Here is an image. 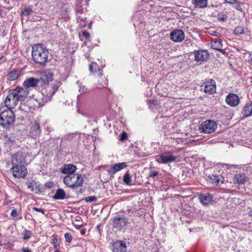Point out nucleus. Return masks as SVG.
Wrapping results in <instances>:
<instances>
[{
    "label": "nucleus",
    "mask_w": 252,
    "mask_h": 252,
    "mask_svg": "<svg viewBox=\"0 0 252 252\" xmlns=\"http://www.w3.org/2000/svg\"><path fill=\"white\" fill-rule=\"evenodd\" d=\"M32 58L36 63L44 64L48 61L49 51L41 44L33 45L32 47Z\"/></svg>",
    "instance_id": "obj_1"
},
{
    "label": "nucleus",
    "mask_w": 252,
    "mask_h": 252,
    "mask_svg": "<svg viewBox=\"0 0 252 252\" xmlns=\"http://www.w3.org/2000/svg\"><path fill=\"white\" fill-rule=\"evenodd\" d=\"M15 112L13 110H3L0 114V125L6 128L12 126L15 121Z\"/></svg>",
    "instance_id": "obj_2"
},
{
    "label": "nucleus",
    "mask_w": 252,
    "mask_h": 252,
    "mask_svg": "<svg viewBox=\"0 0 252 252\" xmlns=\"http://www.w3.org/2000/svg\"><path fill=\"white\" fill-rule=\"evenodd\" d=\"M63 181L67 187L75 189L82 186L83 179L80 174H70L64 176Z\"/></svg>",
    "instance_id": "obj_3"
},
{
    "label": "nucleus",
    "mask_w": 252,
    "mask_h": 252,
    "mask_svg": "<svg viewBox=\"0 0 252 252\" xmlns=\"http://www.w3.org/2000/svg\"><path fill=\"white\" fill-rule=\"evenodd\" d=\"M178 157L175 155V151L165 150L160 155L157 157L156 160L160 163L168 164L176 161Z\"/></svg>",
    "instance_id": "obj_4"
},
{
    "label": "nucleus",
    "mask_w": 252,
    "mask_h": 252,
    "mask_svg": "<svg viewBox=\"0 0 252 252\" xmlns=\"http://www.w3.org/2000/svg\"><path fill=\"white\" fill-rule=\"evenodd\" d=\"M59 87L53 84H45V86L41 90V93L43 99L46 102L50 100L53 95L58 90Z\"/></svg>",
    "instance_id": "obj_5"
},
{
    "label": "nucleus",
    "mask_w": 252,
    "mask_h": 252,
    "mask_svg": "<svg viewBox=\"0 0 252 252\" xmlns=\"http://www.w3.org/2000/svg\"><path fill=\"white\" fill-rule=\"evenodd\" d=\"M128 223L127 217L118 215L113 219L112 226L114 228L120 230L127 226Z\"/></svg>",
    "instance_id": "obj_6"
},
{
    "label": "nucleus",
    "mask_w": 252,
    "mask_h": 252,
    "mask_svg": "<svg viewBox=\"0 0 252 252\" xmlns=\"http://www.w3.org/2000/svg\"><path fill=\"white\" fill-rule=\"evenodd\" d=\"M217 123L213 120H207L202 123L200 129L205 133L210 134L217 128Z\"/></svg>",
    "instance_id": "obj_7"
},
{
    "label": "nucleus",
    "mask_w": 252,
    "mask_h": 252,
    "mask_svg": "<svg viewBox=\"0 0 252 252\" xmlns=\"http://www.w3.org/2000/svg\"><path fill=\"white\" fill-rule=\"evenodd\" d=\"M16 90H14L5 100V105L6 109L13 110L16 111Z\"/></svg>",
    "instance_id": "obj_8"
},
{
    "label": "nucleus",
    "mask_w": 252,
    "mask_h": 252,
    "mask_svg": "<svg viewBox=\"0 0 252 252\" xmlns=\"http://www.w3.org/2000/svg\"><path fill=\"white\" fill-rule=\"evenodd\" d=\"M95 79L97 81L98 83L96 84L97 87L99 89H102L106 87L108 82L105 76L103 75L100 70L95 71L93 73Z\"/></svg>",
    "instance_id": "obj_9"
},
{
    "label": "nucleus",
    "mask_w": 252,
    "mask_h": 252,
    "mask_svg": "<svg viewBox=\"0 0 252 252\" xmlns=\"http://www.w3.org/2000/svg\"><path fill=\"white\" fill-rule=\"evenodd\" d=\"M170 38L175 42H181L185 39V34L182 30L175 29L170 32Z\"/></svg>",
    "instance_id": "obj_10"
},
{
    "label": "nucleus",
    "mask_w": 252,
    "mask_h": 252,
    "mask_svg": "<svg viewBox=\"0 0 252 252\" xmlns=\"http://www.w3.org/2000/svg\"><path fill=\"white\" fill-rule=\"evenodd\" d=\"M204 84V88L203 90L205 93L213 94L216 91V82L213 79H209L206 81Z\"/></svg>",
    "instance_id": "obj_11"
},
{
    "label": "nucleus",
    "mask_w": 252,
    "mask_h": 252,
    "mask_svg": "<svg viewBox=\"0 0 252 252\" xmlns=\"http://www.w3.org/2000/svg\"><path fill=\"white\" fill-rule=\"evenodd\" d=\"M113 252H126V243L124 241L117 240L112 245Z\"/></svg>",
    "instance_id": "obj_12"
},
{
    "label": "nucleus",
    "mask_w": 252,
    "mask_h": 252,
    "mask_svg": "<svg viewBox=\"0 0 252 252\" xmlns=\"http://www.w3.org/2000/svg\"><path fill=\"white\" fill-rule=\"evenodd\" d=\"M194 59L196 61L205 62L209 58V53L205 50H199L194 51Z\"/></svg>",
    "instance_id": "obj_13"
},
{
    "label": "nucleus",
    "mask_w": 252,
    "mask_h": 252,
    "mask_svg": "<svg viewBox=\"0 0 252 252\" xmlns=\"http://www.w3.org/2000/svg\"><path fill=\"white\" fill-rule=\"evenodd\" d=\"M28 89L24 88H20L17 87V105L18 102L24 101L27 97L29 93Z\"/></svg>",
    "instance_id": "obj_14"
},
{
    "label": "nucleus",
    "mask_w": 252,
    "mask_h": 252,
    "mask_svg": "<svg viewBox=\"0 0 252 252\" xmlns=\"http://www.w3.org/2000/svg\"><path fill=\"white\" fill-rule=\"evenodd\" d=\"M226 102L227 104L231 106H236L239 103V98L237 95L235 94H229L226 97Z\"/></svg>",
    "instance_id": "obj_15"
},
{
    "label": "nucleus",
    "mask_w": 252,
    "mask_h": 252,
    "mask_svg": "<svg viewBox=\"0 0 252 252\" xmlns=\"http://www.w3.org/2000/svg\"><path fill=\"white\" fill-rule=\"evenodd\" d=\"M248 179V177L245 173L240 172L235 175L233 178V181L234 184L241 185L244 184Z\"/></svg>",
    "instance_id": "obj_16"
},
{
    "label": "nucleus",
    "mask_w": 252,
    "mask_h": 252,
    "mask_svg": "<svg viewBox=\"0 0 252 252\" xmlns=\"http://www.w3.org/2000/svg\"><path fill=\"white\" fill-rule=\"evenodd\" d=\"M199 198L204 205H208L213 201V196L209 193L201 194Z\"/></svg>",
    "instance_id": "obj_17"
},
{
    "label": "nucleus",
    "mask_w": 252,
    "mask_h": 252,
    "mask_svg": "<svg viewBox=\"0 0 252 252\" xmlns=\"http://www.w3.org/2000/svg\"><path fill=\"white\" fill-rule=\"evenodd\" d=\"M39 83V80L36 78L30 77L27 79L23 83L24 87L27 89L37 87Z\"/></svg>",
    "instance_id": "obj_18"
},
{
    "label": "nucleus",
    "mask_w": 252,
    "mask_h": 252,
    "mask_svg": "<svg viewBox=\"0 0 252 252\" xmlns=\"http://www.w3.org/2000/svg\"><path fill=\"white\" fill-rule=\"evenodd\" d=\"M53 74L49 70H46L41 73L39 82L41 81L44 84H49L52 80Z\"/></svg>",
    "instance_id": "obj_19"
},
{
    "label": "nucleus",
    "mask_w": 252,
    "mask_h": 252,
    "mask_svg": "<svg viewBox=\"0 0 252 252\" xmlns=\"http://www.w3.org/2000/svg\"><path fill=\"white\" fill-rule=\"evenodd\" d=\"M77 170V167L72 164H65L61 168V171L65 174H74Z\"/></svg>",
    "instance_id": "obj_20"
},
{
    "label": "nucleus",
    "mask_w": 252,
    "mask_h": 252,
    "mask_svg": "<svg viewBox=\"0 0 252 252\" xmlns=\"http://www.w3.org/2000/svg\"><path fill=\"white\" fill-rule=\"evenodd\" d=\"M41 130L40 126L37 123H34L31 126V129L30 131V136L32 137H35L40 135Z\"/></svg>",
    "instance_id": "obj_21"
},
{
    "label": "nucleus",
    "mask_w": 252,
    "mask_h": 252,
    "mask_svg": "<svg viewBox=\"0 0 252 252\" xmlns=\"http://www.w3.org/2000/svg\"><path fill=\"white\" fill-rule=\"evenodd\" d=\"M126 166V163L125 162L116 163L109 169L108 172L110 174L114 175Z\"/></svg>",
    "instance_id": "obj_22"
},
{
    "label": "nucleus",
    "mask_w": 252,
    "mask_h": 252,
    "mask_svg": "<svg viewBox=\"0 0 252 252\" xmlns=\"http://www.w3.org/2000/svg\"><path fill=\"white\" fill-rule=\"evenodd\" d=\"M221 179V176L212 175L208 176L207 181L215 186H218Z\"/></svg>",
    "instance_id": "obj_23"
},
{
    "label": "nucleus",
    "mask_w": 252,
    "mask_h": 252,
    "mask_svg": "<svg viewBox=\"0 0 252 252\" xmlns=\"http://www.w3.org/2000/svg\"><path fill=\"white\" fill-rule=\"evenodd\" d=\"M192 3L195 8H204L207 6L208 0H192Z\"/></svg>",
    "instance_id": "obj_24"
},
{
    "label": "nucleus",
    "mask_w": 252,
    "mask_h": 252,
    "mask_svg": "<svg viewBox=\"0 0 252 252\" xmlns=\"http://www.w3.org/2000/svg\"><path fill=\"white\" fill-rule=\"evenodd\" d=\"M242 114L245 117H248L252 115V101L250 104L245 105L242 111Z\"/></svg>",
    "instance_id": "obj_25"
},
{
    "label": "nucleus",
    "mask_w": 252,
    "mask_h": 252,
    "mask_svg": "<svg viewBox=\"0 0 252 252\" xmlns=\"http://www.w3.org/2000/svg\"><path fill=\"white\" fill-rule=\"evenodd\" d=\"M28 174L27 169L25 166L21 165L18 167L17 165V177L25 178Z\"/></svg>",
    "instance_id": "obj_26"
},
{
    "label": "nucleus",
    "mask_w": 252,
    "mask_h": 252,
    "mask_svg": "<svg viewBox=\"0 0 252 252\" xmlns=\"http://www.w3.org/2000/svg\"><path fill=\"white\" fill-rule=\"evenodd\" d=\"M65 198V193L63 189H58L54 195L53 196V199L55 200H63Z\"/></svg>",
    "instance_id": "obj_27"
},
{
    "label": "nucleus",
    "mask_w": 252,
    "mask_h": 252,
    "mask_svg": "<svg viewBox=\"0 0 252 252\" xmlns=\"http://www.w3.org/2000/svg\"><path fill=\"white\" fill-rule=\"evenodd\" d=\"M211 47L215 50H218L223 53V50H221L222 44L220 41L216 40L211 43Z\"/></svg>",
    "instance_id": "obj_28"
},
{
    "label": "nucleus",
    "mask_w": 252,
    "mask_h": 252,
    "mask_svg": "<svg viewBox=\"0 0 252 252\" xmlns=\"http://www.w3.org/2000/svg\"><path fill=\"white\" fill-rule=\"evenodd\" d=\"M27 185L28 188L30 189L31 191L36 192L38 190L36 183L34 181L32 180L31 182L29 181L27 183Z\"/></svg>",
    "instance_id": "obj_29"
},
{
    "label": "nucleus",
    "mask_w": 252,
    "mask_h": 252,
    "mask_svg": "<svg viewBox=\"0 0 252 252\" xmlns=\"http://www.w3.org/2000/svg\"><path fill=\"white\" fill-rule=\"evenodd\" d=\"M123 182L126 185H131L132 180L128 171H127L124 175Z\"/></svg>",
    "instance_id": "obj_30"
},
{
    "label": "nucleus",
    "mask_w": 252,
    "mask_h": 252,
    "mask_svg": "<svg viewBox=\"0 0 252 252\" xmlns=\"http://www.w3.org/2000/svg\"><path fill=\"white\" fill-rule=\"evenodd\" d=\"M22 235L23 236L22 238L24 240H28L31 238L32 235V232L31 231L24 230L22 233Z\"/></svg>",
    "instance_id": "obj_31"
},
{
    "label": "nucleus",
    "mask_w": 252,
    "mask_h": 252,
    "mask_svg": "<svg viewBox=\"0 0 252 252\" xmlns=\"http://www.w3.org/2000/svg\"><path fill=\"white\" fill-rule=\"evenodd\" d=\"M32 12V8L31 6H28L25 7L24 8V10L22 12L21 15H22V16H28Z\"/></svg>",
    "instance_id": "obj_32"
},
{
    "label": "nucleus",
    "mask_w": 252,
    "mask_h": 252,
    "mask_svg": "<svg viewBox=\"0 0 252 252\" xmlns=\"http://www.w3.org/2000/svg\"><path fill=\"white\" fill-rule=\"evenodd\" d=\"M77 84L79 85V92L80 93H85L87 92V88L84 85H83L82 83L80 82V81H78L77 82Z\"/></svg>",
    "instance_id": "obj_33"
},
{
    "label": "nucleus",
    "mask_w": 252,
    "mask_h": 252,
    "mask_svg": "<svg viewBox=\"0 0 252 252\" xmlns=\"http://www.w3.org/2000/svg\"><path fill=\"white\" fill-rule=\"evenodd\" d=\"M16 80V70H13L10 72L7 77V80L9 81H15Z\"/></svg>",
    "instance_id": "obj_34"
},
{
    "label": "nucleus",
    "mask_w": 252,
    "mask_h": 252,
    "mask_svg": "<svg viewBox=\"0 0 252 252\" xmlns=\"http://www.w3.org/2000/svg\"><path fill=\"white\" fill-rule=\"evenodd\" d=\"M244 32V29L242 27H237L234 30L233 33L235 35H239L243 34Z\"/></svg>",
    "instance_id": "obj_35"
},
{
    "label": "nucleus",
    "mask_w": 252,
    "mask_h": 252,
    "mask_svg": "<svg viewBox=\"0 0 252 252\" xmlns=\"http://www.w3.org/2000/svg\"><path fill=\"white\" fill-rule=\"evenodd\" d=\"M218 20L220 22L225 21L227 18V16L223 13H219L217 15Z\"/></svg>",
    "instance_id": "obj_36"
},
{
    "label": "nucleus",
    "mask_w": 252,
    "mask_h": 252,
    "mask_svg": "<svg viewBox=\"0 0 252 252\" xmlns=\"http://www.w3.org/2000/svg\"><path fill=\"white\" fill-rule=\"evenodd\" d=\"M235 3H236V5L234 6V8L239 11L243 12V9L242 6L243 5V4L238 1H237V2H235Z\"/></svg>",
    "instance_id": "obj_37"
},
{
    "label": "nucleus",
    "mask_w": 252,
    "mask_h": 252,
    "mask_svg": "<svg viewBox=\"0 0 252 252\" xmlns=\"http://www.w3.org/2000/svg\"><path fill=\"white\" fill-rule=\"evenodd\" d=\"M156 102L157 101L154 100H149L148 102V105L149 108L152 110L154 109L156 106Z\"/></svg>",
    "instance_id": "obj_38"
},
{
    "label": "nucleus",
    "mask_w": 252,
    "mask_h": 252,
    "mask_svg": "<svg viewBox=\"0 0 252 252\" xmlns=\"http://www.w3.org/2000/svg\"><path fill=\"white\" fill-rule=\"evenodd\" d=\"M64 237L65 241L68 243H70L72 239V236L69 233H66L64 234Z\"/></svg>",
    "instance_id": "obj_39"
},
{
    "label": "nucleus",
    "mask_w": 252,
    "mask_h": 252,
    "mask_svg": "<svg viewBox=\"0 0 252 252\" xmlns=\"http://www.w3.org/2000/svg\"><path fill=\"white\" fill-rule=\"evenodd\" d=\"M85 200L87 202H92L96 201V198L95 196H88L85 197Z\"/></svg>",
    "instance_id": "obj_40"
},
{
    "label": "nucleus",
    "mask_w": 252,
    "mask_h": 252,
    "mask_svg": "<svg viewBox=\"0 0 252 252\" xmlns=\"http://www.w3.org/2000/svg\"><path fill=\"white\" fill-rule=\"evenodd\" d=\"M12 164V167L10 169V172L12 173L13 176L15 178L16 177V171L14 170L15 166L13 163H11Z\"/></svg>",
    "instance_id": "obj_41"
},
{
    "label": "nucleus",
    "mask_w": 252,
    "mask_h": 252,
    "mask_svg": "<svg viewBox=\"0 0 252 252\" xmlns=\"http://www.w3.org/2000/svg\"><path fill=\"white\" fill-rule=\"evenodd\" d=\"M82 36H84L86 39H89L90 38L89 33L86 31H84L82 32Z\"/></svg>",
    "instance_id": "obj_42"
},
{
    "label": "nucleus",
    "mask_w": 252,
    "mask_h": 252,
    "mask_svg": "<svg viewBox=\"0 0 252 252\" xmlns=\"http://www.w3.org/2000/svg\"><path fill=\"white\" fill-rule=\"evenodd\" d=\"M127 138V134L125 132H123L121 135L120 140L122 141L125 140Z\"/></svg>",
    "instance_id": "obj_43"
},
{
    "label": "nucleus",
    "mask_w": 252,
    "mask_h": 252,
    "mask_svg": "<svg viewBox=\"0 0 252 252\" xmlns=\"http://www.w3.org/2000/svg\"><path fill=\"white\" fill-rule=\"evenodd\" d=\"M158 175V172L156 171H151L149 174V177H155Z\"/></svg>",
    "instance_id": "obj_44"
},
{
    "label": "nucleus",
    "mask_w": 252,
    "mask_h": 252,
    "mask_svg": "<svg viewBox=\"0 0 252 252\" xmlns=\"http://www.w3.org/2000/svg\"><path fill=\"white\" fill-rule=\"evenodd\" d=\"M26 105L24 104L21 103L20 105L19 106V109L21 110L22 111H26Z\"/></svg>",
    "instance_id": "obj_45"
},
{
    "label": "nucleus",
    "mask_w": 252,
    "mask_h": 252,
    "mask_svg": "<svg viewBox=\"0 0 252 252\" xmlns=\"http://www.w3.org/2000/svg\"><path fill=\"white\" fill-rule=\"evenodd\" d=\"M237 0H225V3H228L229 4H233L237 2Z\"/></svg>",
    "instance_id": "obj_46"
},
{
    "label": "nucleus",
    "mask_w": 252,
    "mask_h": 252,
    "mask_svg": "<svg viewBox=\"0 0 252 252\" xmlns=\"http://www.w3.org/2000/svg\"><path fill=\"white\" fill-rule=\"evenodd\" d=\"M33 209L37 212H41L43 214H44V211L42 209L37 208H33Z\"/></svg>",
    "instance_id": "obj_47"
},
{
    "label": "nucleus",
    "mask_w": 252,
    "mask_h": 252,
    "mask_svg": "<svg viewBox=\"0 0 252 252\" xmlns=\"http://www.w3.org/2000/svg\"><path fill=\"white\" fill-rule=\"evenodd\" d=\"M22 251V252H32L28 248H23Z\"/></svg>",
    "instance_id": "obj_48"
},
{
    "label": "nucleus",
    "mask_w": 252,
    "mask_h": 252,
    "mask_svg": "<svg viewBox=\"0 0 252 252\" xmlns=\"http://www.w3.org/2000/svg\"><path fill=\"white\" fill-rule=\"evenodd\" d=\"M11 216L13 217H16V209H13L11 213Z\"/></svg>",
    "instance_id": "obj_49"
},
{
    "label": "nucleus",
    "mask_w": 252,
    "mask_h": 252,
    "mask_svg": "<svg viewBox=\"0 0 252 252\" xmlns=\"http://www.w3.org/2000/svg\"><path fill=\"white\" fill-rule=\"evenodd\" d=\"M57 242H58V239L57 238H53L52 239V243L53 244H56Z\"/></svg>",
    "instance_id": "obj_50"
},
{
    "label": "nucleus",
    "mask_w": 252,
    "mask_h": 252,
    "mask_svg": "<svg viewBox=\"0 0 252 252\" xmlns=\"http://www.w3.org/2000/svg\"><path fill=\"white\" fill-rule=\"evenodd\" d=\"M93 66L92 64H90L89 65V69H90V70L92 72H93Z\"/></svg>",
    "instance_id": "obj_51"
},
{
    "label": "nucleus",
    "mask_w": 252,
    "mask_h": 252,
    "mask_svg": "<svg viewBox=\"0 0 252 252\" xmlns=\"http://www.w3.org/2000/svg\"><path fill=\"white\" fill-rule=\"evenodd\" d=\"M249 214L250 216L252 217V208L250 209V211L249 212Z\"/></svg>",
    "instance_id": "obj_52"
},
{
    "label": "nucleus",
    "mask_w": 252,
    "mask_h": 252,
    "mask_svg": "<svg viewBox=\"0 0 252 252\" xmlns=\"http://www.w3.org/2000/svg\"><path fill=\"white\" fill-rule=\"evenodd\" d=\"M249 62H250V63L252 65V58H251Z\"/></svg>",
    "instance_id": "obj_53"
},
{
    "label": "nucleus",
    "mask_w": 252,
    "mask_h": 252,
    "mask_svg": "<svg viewBox=\"0 0 252 252\" xmlns=\"http://www.w3.org/2000/svg\"><path fill=\"white\" fill-rule=\"evenodd\" d=\"M39 105H40L41 106H43L44 103H41V102H40L39 103Z\"/></svg>",
    "instance_id": "obj_54"
},
{
    "label": "nucleus",
    "mask_w": 252,
    "mask_h": 252,
    "mask_svg": "<svg viewBox=\"0 0 252 252\" xmlns=\"http://www.w3.org/2000/svg\"><path fill=\"white\" fill-rule=\"evenodd\" d=\"M91 24H89L88 26V28H91Z\"/></svg>",
    "instance_id": "obj_55"
},
{
    "label": "nucleus",
    "mask_w": 252,
    "mask_h": 252,
    "mask_svg": "<svg viewBox=\"0 0 252 252\" xmlns=\"http://www.w3.org/2000/svg\"><path fill=\"white\" fill-rule=\"evenodd\" d=\"M54 252H59V250H55V251H54Z\"/></svg>",
    "instance_id": "obj_56"
}]
</instances>
